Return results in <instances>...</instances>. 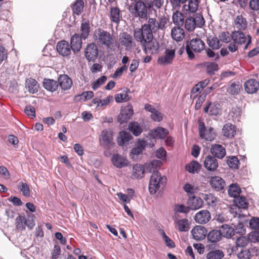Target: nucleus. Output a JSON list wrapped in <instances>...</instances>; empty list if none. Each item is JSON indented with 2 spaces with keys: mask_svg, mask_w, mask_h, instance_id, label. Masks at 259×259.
<instances>
[{
  "mask_svg": "<svg viewBox=\"0 0 259 259\" xmlns=\"http://www.w3.org/2000/svg\"><path fill=\"white\" fill-rule=\"evenodd\" d=\"M152 6L150 4L147 5L143 1L133 2L128 7V10L132 16L139 18L144 20L148 19V9H150Z\"/></svg>",
  "mask_w": 259,
  "mask_h": 259,
  "instance_id": "nucleus-1",
  "label": "nucleus"
},
{
  "mask_svg": "<svg viewBox=\"0 0 259 259\" xmlns=\"http://www.w3.org/2000/svg\"><path fill=\"white\" fill-rule=\"evenodd\" d=\"M186 51L190 60L195 58V53H200L205 49L204 42L199 38H192L186 42Z\"/></svg>",
  "mask_w": 259,
  "mask_h": 259,
  "instance_id": "nucleus-2",
  "label": "nucleus"
},
{
  "mask_svg": "<svg viewBox=\"0 0 259 259\" xmlns=\"http://www.w3.org/2000/svg\"><path fill=\"white\" fill-rule=\"evenodd\" d=\"M94 37L98 45H104L108 48L114 44V38L110 33L101 28L95 30Z\"/></svg>",
  "mask_w": 259,
  "mask_h": 259,
  "instance_id": "nucleus-3",
  "label": "nucleus"
},
{
  "mask_svg": "<svg viewBox=\"0 0 259 259\" xmlns=\"http://www.w3.org/2000/svg\"><path fill=\"white\" fill-rule=\"evenodd\" d=\"M99 142L101 146L106 149H110L114 144L113 132L109 129L102 131L99 136Z\"/></svg>",
  "mask_w": 259,
  "mask_h": 259,
  "instance_id": "nucleus-4",
  "label": "nucleus"
},
{
  "mask_svg": "<svg viewBox=\"0 0 259 259\" xmlns=\"http://www.w3.org/2000/svg\"><path fill=\"white\" fill-rule=\"evenodd\" d=\"M142 45L146 54H156L158 52L159 45L156 39L153 38V35L149 36V38L146 39L145 42H144Z\"/></svg>",
  "mask_w": 259,
  "mask_h": 259,
  "instance_id": "nucleus-5",
  "label": "nucleus"
},
{
  "mask_svg": "<svg viewBox=\"0 0 259 259\" xmlns=\"http://www.w3.org/2000/svg\"><path fill=\"white\" fill-rule=\"evenodd\" d=\"M198 130L200 137L206 141H212L216 137L214 128L210 127L208 131L206 130L205 124L203 122H199Z\"/></svg>",
  "mask_w": 259,
  "mask_h": 259,
  "instance_id": "nucleus-6",
  "label": "nucleus"
},
{
  "mask_svg": "<svg viewBox=\"0 0 259 259\" xmlns=\"http://www.w3.org/2000/svg\"><path fill=\"white\" fill-rule=\"evenodd\" d=\"M133 113V106L131 104H128L121 108L117 116V121L120 124L127 122L132 118Z\"/></svg>",
  "mask_w": 259,
  "mask_h": 259,
  "instance_id": "nucleus-7",
  "label": "nucleus"
},
{
  "mask_svg": "<svg viewBox=\"0 0 259 259\" xmlns=\"http://www.w3.org/2000/svg\"><path fill=\"white\" fill-rule=\"evenodd\" d=\"M99 50L94 43L87 45L84 51L85 57L88 61L94 62L98 57Z\"/></svg>",
  "mask_w": 259,
  "mask_h": 259,
  "instance_id": "nucleus-8",
  "label": "nucleus"
},
{
  "mask_svg": "<svg viewBox=\"0 0 259 259\" xmlns=\"http://www.w3.org/2000/svg\"><path fill=\"white\" fill-rule=\"evenodd\" d=\"M142 26L144 30L145 33H146V34L148 33L150 36L153 35V32L157 31L160 28L159 24L157 22L155 18H149L148 23L144 24Z\"/></svg>",
  "mask_w": 259,
  "mask_h": 259,
  "instance_id": "nucleus-9",
  "label": "nucleus"
},
{
  "mask_svg": "<svg viewBox=\"0 0 259 259\" xmlns=\"http://www.w3.org/2000/svg\"><path fill=\"white\" fill-rule=\"evenodd\" d=\"M175 56V50L166 49L164 55L158 58L157 63L161 65L170 64L172 63Z\"/></svg>",
  "mask_w": 259,
  "mask_h": 259,
  "instance_id": "nucleus-10",
  "label": "nucleus"
},
{
  "mask_svg": "<svg viewBox=\"0 0 259 259\" xmlns=\"http://www.w3.org/2000/svg\"><path fill=\"white\" fill-rule=\"evenodd\" d=\"M168 131L161 127H157L151 130L149 133V138L155 142L156 139H163L168 135Z\"/></svg>",
  "mask_w": 259,
  "mask_h": 259,
  "instance_id": "nucleus-11",
  "label": "nucleus"
},
{
  "mask_svg": "<svg viewBox=\"0 0 259 259\" xmlns=\"http://www.w3.org/2000/svg\"><path fill=\"white\" fill-rule=\"evenodd\" d=\"M56 49L58 53L64 57L69 56L71 54V48L66 40H61L57 43Z\"/></svg>",
  "mask_w": 259,
  "mask_h": 259,
  "instance_id": "nucleus-12",
  "label": "nucleus"
},
{
  "mask_svg": "<svg viewBox=\"0 0 259 259\" xmlns=\"http://www.w3.org/2000/svg\"><path fill=\"white\" fill-rule=\"evenodd\" d=\"M147 144L144 140H139L136 144L135 147L133 148L130 152V156L132 158L136 160L135 156H138L142 153Z\"/></svg>",
  "mask_w": 259,
  "mask_h": 259,
  "instance_id": "nucleus-13",
  "label": "nucleus"
},
{
  "mask_svg": "<svg viewBox=\"0 0 259 259\" xmlns=\"http://www.w3.org/2000/svg\"><path fill=\"white\" fill-rule=\"evenodd\" d=\"M211 215L207 210H201L196 213L194 217L195 222L200 224H206L210 220Z\"/></svg>",
  "mask_w": 259,
  "mask_h": 259,
  "instance_id": "nucleus-14",
  "label": "nucleus"
},
{
  "mask_svg": "<svg viewBox=\"0 0 259 259\" xmlns=\"http://www.w3.org/2000/svg\"><path fill=\"white\" fill-rule=\"evenodd\" d=\"M111 161L113 164L118 168L127 166L128 164L126 158L118 154H113Z\"/></svg>",
  "mask_w": 259,
  "mask_h": 259,
  "instance_id": "nucleus-15",
  "label": "nucleus"
},
{
  "mask_svg": "<svg viewBox=\"0 0 259 259\" xmlns=\"http://www.w3.org/2000/svg\"><path fill=\"white\" fill-rule=\"evenodd\" d=\"M193 238L196 240H202L206 236L207 230L202 226H197L191 230Z\"/></svg>",
  "mask_w": 259,
  "mask_h": 259,
  "instance_id": "nucleus-16",
  "label": "nucleus"
},
{
  "mask_svg": "<svg viewBox=\"0 0 259 259\" xmlns=\"http://www.w3.org/2000/svg\"><path fill=\"white\" fill-rule=\"evenodd\" d=\"M205 168L209 171H214L218 167V161L214 156L209 155L206 156L204 161Z\"/></svg>",
  "mask_w": 259,
  "mask_h": 259,
  "instance_id": "nucleus-17",
  "label": "nucleus"
},
{
  "mask_svg": "<svg viewBox=\"0 0 259 259\" xmlns=\"http://www.w3.org/2000/svg\"><path fill=\"white\" fill-rule=\"evenodd\" d=\"M259 89V82L255 79H250L244 83L245 91L250 94L256 93Z\"/></svg>",
  "mask_w": 259,
  "mask_h": 259,
  "instance_id": "nucleus-18",
  "label": "nucleus"
},
{
  "mask_svg": "<svg viewBox=\"0 0 259 259\" xmlns=\"http://www.w3.org/2000/svg\"><path fill=\"white\" fill-rule=\"evenodd\" d=\"M58 85L62 90L66 91L70 89L72 85V79L66 74L60 75L58 78Z\"/></svg>",
  "mask_w": 259,
  "mask_h": 259,
  "instance_id": "nucleus-19",
  "label": "nucleus"
},
{
  "mask_svg": "<svg viewBox=\"0 0 259 259\" xmlns=\"http://www.w3.org/2000/svg\"><path fill=\"white\" fill-rule=\"evenodd\" d=\"M210 152L212 156L215 158L217 157L219 159H222L226 155V150L225 148L220 144L212 145Z\"/></svg>",
  "mask_w": 259,
  "mask_h": 259,
  "instance_id": "nucleus-20",
  "label": "nucleus"
},
{
  "mask_svg": "<svg viewBox=\"0 0 259 259\" xmlns=\"http://www.w3.org/2000/svg\"><path fill=\"white\" fill-rule=\"evenodd\" d=\"M199 4L198 0H188V5H184L182 11L186 15L190 13H195L198 10Z\"/></svg>",
  "mask_w": 259,
  "mask_h": 259,
  "instance_id": "nucleus-21",
  "label": "nucleus"
},
{
  "mask_svg": "<svg viewBox=\"0 0 259 259\" xmlns=\"http://www.w3.org/2000/svg\"><path fill=\"white\" fill-rule=\"evenodd\" d=\"M146 167V163L144 165L136 164L133 167V176L137 179H141L145 173L150 172V170Z\"/></svg>",
  "mask_w": 259,
  "mask_h": 259,
  "instance_id": "nucleus-22",
  "label": "nucleus"
},
{
  "mask_svg": "<svg viewBox=\"0 0 259 259\" xmlns=\"http://www.w3.org/2000/svg\"><path fill=\"white\" fill-rule=\"evenodd\" d=\"M119 41L122 46L126 47V50L132 48L133 46L132 36L126 32H123L119 35Z\"/></svg>",
  "mask_w": 259,
  "mask_h": 259,
  "instance_id": "nucleus-23",
  "label": "nucleus"
},
{
  "mask_svg": "<svg viewBox=\"0 0 259 259\" xmlns=\"http://www.w3.org/2000/svg\"><path fill=\"white\" fill-rule=\"evenodd\" d=\"M70 47L75 54L80 51L82 46L81 37L78 34H74L71 38Z\"/></svg>",
  "mask_w": 259,
  "mask_h": 259,
  "instance_id": "nucleus-24",
  "label": "nucleus"
},
{
  "mask_svg": "<svg viewBox=\"0 0 259 259\" xmlns=\"http://www.w3.org/2000/svg\"><path fill=\"white\" fill-rule=\"evenodd\" d=\"M236 126L231 123L225 124L222 128L223 135L227 138H233L236 134Z\"/></svg>",
  "mask_w": 259,
  "mask_h": 259,
  "instance_id": "nucleus-25",
  "label": "nucleus"
},
{
  "mask_svg": "<svg viewBox=\"0 0 259 259\" xmlns=\"http://www.w3.org/2000/svg\"><path fill=\"white\" fill-rule=\"evenodd\" d=\"M209 183L212 188L217 191L223 190L226 184L225 181L222 178L218 176L212 177Z\"/></svg>",
  "mask_w": 259,
  "mask_h": 259,
  "instance_id": "nucleus-26",
  "label": "nucleus"
},
{
  "mask_svg": "<svg viewBox=\"0 0 259 259\" xmlns=\"http://www.w3.org/2000/svg\"><path fill=\"white\" fill-rule=\"evenodd\" d=\"M187 203L191 210H196L202 206L203 201L200 197L193 196L189 198Z\"/></svg>",
  "mask_w": 259,
  "mask_h": 259,
  "instance_id": "nucleus-27",
  "label": "nucleus"
},
{
  "mask_svg": "<svg viewBox=\"0 0 259 259\" xmlns=\"http://www.w3.org/2000/svg\"><path fill=\"white\" fill-rule=\"evenodd\" d=\"M109 16L112 22L118 24L121 17V11L117 7H111L110 9Z\"/></svg>",
  "mask_w": 259,
  "mask_h": 259,
  "instance_id": "nucleus-28",
  "label": "nucleus"
},
{
  "mask_svg": "<svg viewBox=\"0 0 259 259\" xmlns=\"http://www.w3.org/2000/svg\"><path fill=\"white\" fill-rule=\"evenodd\" d=\"M166 183V178L165 176H163V179L161 180V183H150L149 184V191L151 195L155 194L156 192L160 189H163Z\"/></svg>",
  "mask_w": 259,
  "mask_h": 259,
  "instance_id": "nucleus-29",
  "label": "nucleus"
},
{
  "mask_svg": "<svg viewBox=\"0 0 259 259\" xmlns=\"http://www.w3.org/2000/svg\"><path fill=\"white\" fill-rule=\"evenodd\" d=\"M208 241L211 243H217L222 239V234L221 230L213 229L210 231L207 235Z\"/></svg>",
  "mask_w": 259,
  "mask_h": 259,
  "instance_id": "nucleus-30",
  "label": "nucleus"
},
{
  "mask_svg": "<svg viewBox=\"0 0 259 259\" xmlns=\"http://www.w3.org/2000/svg\"><path fill=\"white\" fill-rule=\"evenodd\" d=\"M72 13L77 16H79L83 12L84 4L83 0H75L70 5Z\"/></svg>",
  "mask_w": 259,
  "mask_h": 259,
  "instance_id": "nucleus-31",
  "label": "nucleus"
},
{
  "mask_svg": "<svg viewBox=\"0 0 259 259\" xmlns=\"http://www.w3.org/2000/svg\"><path fill=\"white\" fill-rule=\"evenodd\" d=\"M171 35L173 39L179 42L182 41L185 37L184 30L181 27H175L171 31Z\"/></svg>",
  "mask_w": 259,
  "mask_h": 259,
  "instance_id": "nucleus-32",
  "label": "nucleus"
},
{
  "mask_svg": "<svg viewBox=\"0 0 259 259\" xmlns=\"http://www.w3.org/2000/svg\"><path fill=\"white\" fill-rule=\"evenodd\" d=\"M25 87L29 93L34 94L38 92L39 84L35 79L29 78L25 81Z\"/></svg>",
  "mask_w": 259,
  "mask_h": 259,
  "instance_id": "nucleus-33",
  "label": "nucleus"
},
{
  "mask_svg": "<svg viewBox=\"0 0 259 259\" xmlns=\"http://www.w3.org/2000/svg\"><path fill=\"white\" fill-rule=\"evenodd\" d=\"M43 87L47 91L54 92L58 88V82L52 79L45 78L43 81Z\"/></svg>",
  "mask_w": 259,
  "mask_h": 259,
  "instance_id": "nucleus-34",
  "label": "nucleus"
},
{
  "mask_svg": "<svg viewBox=\"0 0 259 259\" xmlns=\"http://www.w3.org/2000/svg\"><path fill=\"white\" fill-rule=\"evenodd\" d=\"M222 237L231 238L235 235V230L231 226L224 224L220 227Z\"/></svg>",
  "mask_w": 259,
  "mask_h": 259,
  "instance_id": "nucleus-35",
  "label": "nucleus"
},
{
  "mask_svg": "<svg viewBox=\"0 0 259 259\" xmlns=\"http://www.w3.org/2000/svg\"><path fill=\"white\" fill-rule=\"evenodd\" d=\"M134 37L138 41H139L142 44L144 42H145L146 39H148L149 38V35L146 34L144 32V30L143 28V26H142V28L136 29L134 30Z\"/></svg>",
  "mask_w": 259,
  "mask_h": 259,
  "instance_id": "nucleus-36",
  "label": "nucleus"
},
{
  "mask_svg": "<svg viewBox=\"0 0 259 259\" xmlns=\"http://www.w3.org/2000/svg\"><path fill=\"white\" fill-rule=\"evenodd\" d=\"M232 39L235 43L238 44H244L246 41V37L244 33L240 31H234L231 34Z\"/></svg>",
  "mask_w": 259,
  "mask_h": 259,
  "instance_id": "nucleus-37",
  "label": "nucleus"
},
{
  "mask_svg": "<svg viewBox=\"0 0 259 259\" xmlns=\"http://www.w3.org/2000/svg\"><path fill=\"white\" fill-rule=\"evenodd\" d=\"M203 66L206 67L207 74L213 75L219 69L218 64L214 62H206L203 63Z\"/></svg>",
  "mask_w": 259,
  "mask_h": 259,
  "instance_id": "nucleus-38",
  "label": "nucleus"
},
{
  "mask_svg": "<svg viewBox=\"0 0 259 259\" xmlns=\"http://www.w3.org/2000/svg\"><path fill=\"white\" fill-rule=\"evenodd\" d=\"M241 191L240 187L236 184L230 185L228 190L229 195L234 198L239 196Z\"/></svg>",
  "mask_w": 259,
  "mask_h": 259,
  "instance_id": "nucleus-39",
  "label": "nucleus"
},
{
  "mask_svg": "<svg viewBox=\"0 0 259 259\" xmlns=\"http://www.w3.org/2000/svg\"><path fill=\"white\" fill-rule=\"evenodd\" d=\"M241 88L242 86L239 82H230L227 89V92L231 95H237Z\"/></svg>",
  "mask_w": 259,
  "mask_h": 259,
  "instance_id": "nucleus-40",
  "label": "nucleus"
},
{
  "mask_svg": "<svg viewBox=\"0 0 259 259\" xmlns=\"http://www.w3.org/2000/svg\"><path fill=\"white\" fill-rule=\"evenodd\" d=\"M128 129L135 136H139L143 131L141 126L137 122L130 123Z\"/></svg>",
  "mask_w": 259,
  "mask_h": 259,
  "instance_id": "nucleus-41",
  "label": "nucleus"
},
{
  "mask_svg": "<svg viewBox=\"0 0 259 259\" xmlns=\"http://www.w3.org/2000/svg\"><path fill=\"white\" fill-rule=\"evenodd\" d=\"M224 256V252L222 250L216 249L210 251L207 253V259H222Z\"/></svg>",
  "mask_w": 259,
  "mask_h": 259,
  "instance_id": "nucleus-42",
  "label": "nucleus"
},
{
  "mask_svg": "<svg viewBox=\"0 0 259 259\" xmlns=\"http://www.w3.org/2000/svg\"><path fill=\"white\" fill-rule=\"evenodd\" d=\"M132 138V136L130 133L122 132L120 133V138L118 139L117 143L119 146H122L128 143Z\"/></svg>",
  "mask_w": 259,
  "mask_h": 259,
  "instance_id": "nucleus-43",
  "label": "nucleus"
},
{
  "mask_svg": "<svg viewBox=\"0 0 259 259\" xmlns=\"http://www.w3.org/2000/svg\"><path fill=\"white\" fill-rule=\"evenodd\" d=\"M200 168L201 164L196 161H192L186 165V169L190 173L198 172Z\"/></svg>",
  "mask_w": 259,
  "mask_h": 259,
  "instance_id": "nucleus-44",
  "label": "nucleus"
},
{
  "mask_svg": "<svg viewBox=\"0 0 259 259\" xmlns=\"http://www.w3.org/2000/svg\"><path fill=\"white\" fill-rule=\"evenodd\" d=\"M178 230L181 232L188 231L190 229L188 220L186 219L179 220L176 222Z\"/></svg>",
  "mask_w": 259,
  "mask_h": 259,
  "instance_id": "nucleus-45",
  "label": "nucleus"
},
{
  "mask_svg": "<svg viewBox=\"0 0 259 259\" xmlns=\"http://www.w3.org/2000/svg\"><path fill=\"white\" fill-rule=\"evenodd\" d=\"M162 165V162L160 160H153L151 161L149 163H146V167H148V170H150V172L155 170L160 167Z\"/></svg>",
  "mask_w": 259,
  "mask_h": 259,
  "instance_id": "nucleus-46",
  "label": "nucleus"
},
{
  "mask_svg": "<svg viewBox=\"0 0 259 259\" xmlns=\"http://www.w3.org/2000/svg\"><path fill=\"white\" fill-rule=\"evenodd\" d=\"M235 24L239 29H245L247 27L246 19L242 15L237 16L235 20Z\"/></svg>",
  "mask_w": 259,
  "mask_h": 259,
  "instance_id": "nucleus-47",
  "label": "nucleus"
},
{
  "mask_svg": "<svg viewBox=\"0 0 259 259\" xmlns=\"http://www.w3.org/2000/svg\"><path fill=\"white\" fill-rule=\"evenodd\" d=\"M207 44L209 47L213 50L219 49L221 47L219 39L215 36L211 39L207 38Z\"/></svg>",
  "mask_w": 259,
  "mask_h": 259,
  "instance_id": "nucleus-48",
  "label": "nucleus"
},
{
  "mask_svg": "<svg viewBox=\"0 0 259 259\" xmlns=\"http://www.w3.org/2000/svg\"><path fill=\"white\" fill-rule=\"evenodd\" d=\"M80 30L81 31V37L85 39L87 38L90 32V27L89 22L82 23L80 27Z\"/></svg>",
  "mask_w": 259,
  "mask_h": 259,
  "instance_id": "nucleus-49",
  "label": "nucleus"
},
{
  "mask_svg": "<svg viewBox=\"0 0 259 259\" xmlns=\"http://www.w3.org/2000/svg\"><path fill=\"white\" fill-rule=\"evenodd\" d=\"M196 27V23L193 17L187 18L185 22V27L189 31H192Z\"/></svg>",
  "mask_w": 259,
  "mask_h": 259,
  "instance_id": "nucleus-50",
  "label": "nucleus"
},
{
  "mask_svg": "<svg viewBox=\"0 0 259 259\" xmlns=\"http://www.w3.org/2000/svg\"><path fill=\"white\" fill-rule=\"evenodd\" d=\"M34 218L35 216L32 214L28 215L27 218L24 217V224L25 226H26L30 230H31L35 225Z\"/></svg>",
  "mask_w": 259,
  "mask_h": 259,
  "instance_id": "nucleus-51",
  "label": "nucleus"
},
{
  "mask_svg": "<svg viewBox=\"0 0 259 259\" xmlns=\"http://www.w3.org/2000/svg\"><path fill=\"white\" fill-rule=\"evenodd\" d=\"M203 199L209 205L215 206L217 205V198L212 194H206Z\"/></svg>",
  "mask_w": 259,
  "mask_h": 259,
  "instance_id": "nucleus-52",
  "label": "nucleus"
},
{
  "mask_svg": "<svg viewBox=\"0 0 259 259\" xmlns=\"http://www.w3.org/2000/svg\"><path fill=\"white\" fill-rule=\"evenodd\" d=\"M163 179V176H161L159 172L157 170H154L151 176L149 181L150 183H161V180Z\"/></svg>",
  "mask_w": 259,
  "mask_h": 259,
  "instance_id": "nucleus-53",
  "label": "nucleus"
},
{
  "mask_svg": "<svg viewBox=\"0 0 259 259\" xmlns=\"http://www.w3.org/2000/svg\"><path fill=\"white\" fill-rule=\"evenodd\" d=\"M249 241L248 237L241 236L237 238L235 243L237 247H244L248 244Z\"/></svg>",
  "mask_w": 259,
  "mask_h": 259,
  "instance_id": "nucleus-54",
  "label": "nucleus"
},
{
  "mask_svg": "<svg viewBox=\"0 0 259 259\" xmlns=\"http://www.w3.org/2000/svg\"><path fill=\"white\" fill-rule=\"evenodd\" d=\"M193 19L195 21V23H196V26H197L198 27L200 28L204 25L205 21L201 13H195L194 15Z\"/></svg>",
  "mask_w": 259,
  "mask_h": 259,
  "instance_id": "nucleus-55",
  "label": "nucleus"
},
{
  "mask_svg": "<svg viewBox=\"0 0 259 259\" xmlns=\"http://www.w3.org/2000/svg\"><path fill=\"white\" fill-rule=\"evenodd\" d=\"M173 22L176 25H180L184 22L183 14L179 11H176L172 16Z\"/></svg>",
  "mask_w": 259,
  "mask_h": 259,
  "instance_id": "nucleus-56",
  "label": "nucleus"
},
{
  "mask_svg": "<svg viewBox=\"0 0 259 259\" xmlns=\"http://www.w3.org/2000/svg\"><path fill=\"white\" fill-rule=\"evenodd\" d=\"M93 96L94 93L92 91H87L83 92L81 95L76 96L75 99L76 100H78V98H79L80 99L82 100L83 102H85L91 99Z\"/></svg>",
  "mask_w": 259,
  "mask_h": 259,
  "instance_id": "nucleus-57",
  "label": "nucleus"
},
{
  "mask_svg": "<svg viewBox=\"0 0 259 259\" xmlns=\"http://www.w3.org/2000/svg\"><path fill=\"white\" fill-rule=\"evenodd\" d=\"M19 188L22 192V193L24 196L29 197L30 196V188L28 185L27 183L20 182Z\"/></svg>",
  "mask_w": 259,
  "mask_h": 259,
  "instance_id": "nucleus-58",
  "label": "nucleus"
},
{
  "mask_svg": "<svg viewBox=\"0 0 259 259\" xmlns=\"http://www.w3.org/2000/svg\"><path fill=\"white\" fill-rule=\"evenodd\" d=\"M227 162L228 165L232 168L237 169L238 168L239 161L235 156L229 157Z\"/></svg>",
  "mask_w": 259,
  "mask_h": 259,
  "instance_id": "nucleus-59",
  "label": "nucleus"
},
{
  "mask_svg": "<svg viewBox=\"0 0 259 259\" xmlns=\"http://www.w3.org/2000/svg\"><path fill=\"white\" fill-rule=\"evenodd\" d=\"M107 80V77L105 75L101 76L96 81H94L92 84V89L96 90L101 85L104 84Z\"/></svg>",
  "mask_w": 259,
  "mask_h": 259,
  "instance_id": "nucleus-60",
  "label": "nucleus"
},
{
  "mask_svg": "<svg viewBox=\"0 0 259 259\" xmlns=\"http://www.w3.org/2000/svg\"><path fill=\"white\" fill-rule=\"evenodd\" d=\"M221 105L219 103H214L211 104L209 113L211 115H217L221 112Z\"/></svg>",
  "mask_w": 259,
  "mask_h": 259,
  "instance_id": "nucleus-61",
  "label": "nucleus"
},
{
  "mask_svg": "<svg viewBox=\"0 0 259 259\" xmlns=\"http://www.w3.org/2000/svg\"><path fill=\"white\" fill-rule=\"evenodd\" d=\"M24 217L19 215L16 219V225L17 230L22 231L25 229V225L24 224Z\"/></svg>",
  "mask_w": 259,
  "mask_h": 259,
  "instance_id": "nucleus-62",
  "label": "nucleus"
},
{
  "mask_svg": "<svg viewBox=\"0 0 259 259\" xmlns=\"http://www.w3.org/2000/svg\"><path fill=\"white\" fill-rule=\"evenodd\" d=\"M248 239L251 242L256 243L259 242V231L251 232L248 235Z\"/></svg>",
  "mask_w": 259,
  "mask_h": 259,
  "instance_id": "nucleus-63",
  "label": "nucleus"
},
{
  "mask_svg": "<svg viewBox=\"0 0 259 259\" xmlns=\"http://www.w3.org/2000/svg\"><path fill=\"white\" fill-rule=\"evenodd\" d=\"M238 257L240 259H250L251 254L248 249L242 250L238 254Z\"/></svg>",
  "mask_w": 259,
  "mask_h": 259,
  "instance_id": "nucleus-64",
  "label": "nucleus"
}]
</instances>
